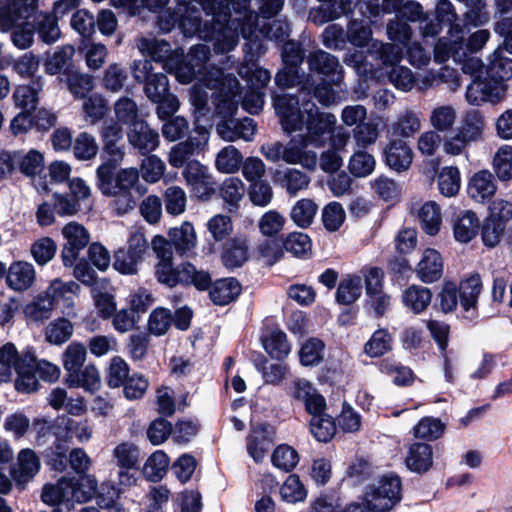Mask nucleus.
<instances>
[{
  "label": "nucleus",
  "instance_id": "f257e3e1",
  "mask_svg": "<svg viewBox=\"0 0 512 512\" xmlns=\"http://www.w3.org/2000/svg\"><path fill=\"white\" fill-rule=\"evenodd\" d=\"M308 67L311 74H307L303 88L312 94L322 105H329L333 102L335 91L334 86H340L344 79V70L339 59L324 51L315 50L307 57Z\"/></svg>",
  "mask_w": 512,
  "mask_h": 512
},
{
  "label": "nucleus",
  "instance_id": "f03ea898",
  "mask_svg": "<svg viewBox=\"0 0 512 512\" xmlns=\"http://www.w3.org/2000/svg\"><path fill=\"white\" fill-rule=\"evenodd\" d=\"M131 73L137 83L144 85L143 89L147 98L153 103L159 104L157 107L159 118L163 119L177 110V106L172 102L169 104V111H165L161 105L171 95L169 80L164 72L154 71L151 60H134L131 65Z\"/></svg>",
  "mask_w": 512,
  "mask_h": 512
},
{
  "label": "nucleus",
  "instance_id": "7ed1b4c3",
  "mask_svg": "<svg viewBox=\"0 0 512 512\" xmlns=\"http://www.w3.org/2000/svg\"><path fill=\"white\" fill-rule=\"evenodd\" d=\"M311 94L304 95L302 98L296 94H275L272 97L275 113L279 117V122L284 132L292 134L301 131L305 125L306 112L304 107L307 102H313Z\"/></svg>",
  "mask_w": 512,
  "mask_h": 512
},
{
  "label": "nucleus",
  "instance_id": "20e7f679",
  "mask_svg": "<svg viewBox=\"0 0 512 512\" xmlns=\"http://www.w3.org/2000/svg\"><path fill=\"white\" fill-rule=\"evenodd\" d=\"M366 492L381 512H389L403 498L402 479L396 472L384 473L376 483L367 486Z\"/></svg>",
  "mask_w": 512,
  "mask_h": 512
},
{
  "label": "nucleus",
  "instance_id": "39448f33",
  "mask_svg": "<svg viewBox=\"0 0 512 512\" xmlns=\"http://www.w3.org/2000/svg\"><path fill=\"white\" fill-rule=\"evenodd\" d=\"M161 284L174 288L177 285L193 287L197 291H208L213 285L211 274L206 270H198L194 264L184 261L164 274Z\"/></svg>",
  "mask_w": 512,
  "mask_h": 512
},
{
  "label": "nucleus",
  "instance_id": "423d86ee",
  "mask_svg": "<svg viewBox=\"0 0 512 512\" xmlns=\"http://www.w3.org/2000/svg\"><path fill=\"white\" fill-rule=\"evenodd\" d=\"M507 85L493 77L487 75L481 77L477 75L466 90V99L471 105L479 106L483 102L496 104L500 102L505 95Z\"/></svg>",
  "mask_w": 512,
  "mask_h": 512
},
{
  "label": "nucleus",
  "instance_id": "0eeeda50",
  "mask_svg": "<svg viewBox=\"0 0 512 512\" xmlns=\"http://www.w3.org/2000/svg\"><path fill=\"white\" fill-rule=\"evenodd\" d=\"M276 429L267 421L251 423V434L247 436V452L256 463L263 461L269 445L273 444Z\"/></svg>",
  "mask_w": 512,
  "mask_h": 512
},
{
  "label": "nucleus",
  "instance_id": "6e6552de",
  "mask_svg": "<svg viewBox=\"0 0 512 512\" xmlns=\"http://www.w3.org/2000/svg\"><path fill=\"white\" fill-rule=\"evenodd\" d=\"M27 0H0V31H11L20 20H29L37 14Z\"/></svg>",
  "mask_w": 512,
  "mask_h": 512
},
{
  "label": "nucleus",
  "instance_id": "1a4fd4ad",
  "mask_svg": "<svg viewBox=\"0 0 512 512\" xmlns=\"http://www.w3.org/2000/svg\"><path fill=\"white\" fill-rule=\"evenodd\" d=\"M183 175L191 185L194 195L200 200L207 201L215 194L216 182L207 173L206 167L199 162L196 161L194 165L189 164Z\"/></svg>",
  "mask_w": 512,
  "mask_h": 512
},
{
  "label": "nucleus",
  "instance_id": "9d476101",
  "mask_svg": "<svg viewBox=\"0 0 512 512\" xmlns=\"http://www.w3.org/2000/svg\"><path fill=\"white\" fill-rule=\"evenodd\" d=\"M382 158L389 169L402 173L410 168L413 161V151L406 141L391 139L383 149Z\"/></svg>",
  "mask_w": 512,
  "mask_h": 512
},
{
  "label": "nucleus",
  "instance_id": "9b49d317",
  "mask_svg": "<svg viewBox=\"0 0 512 512\" xmlns=\"http://www.w3.org/2000/svg\"><path fill=\"white\" fill-rule=\"evenodd\" d=\"M458 287V298L464 312L471 313L465 318L473 320L478 317L477 304L482 290V281L478 273L460 281Z\"/></svg>",
  "mask_w": 512,
  "mask_h": 512
},
{
  "label": "nucleus",
  "instance_id": "f8f14e48",
  "mask_svg": "<svg viewBox=\"0 0 512 512\" xmlns=\"http://www.w3.org/2000/svg\"><path fill=\"white\" fill-rule=\"evenodd\" d=\"M457 20V13L449 0H439L433 14L429 12L428 22L422 27V39L434 38L440 34L443 26Z\"/></svg>",
  "mask_w": 512,
  "mask_h": 512
},
{
  "label": "nucleus",
  "instance_id": "ddd939ff",
  "mask_svg": "<svg viewBox=\"0 0 512 512\" xmlns=\"http://www.w3.org/2000/svg\"><path fill=\"white\" fill-rule=\"evenodd\" d=\"M221 262L228 270L242 267L249 259V246L245 237L227 239L221 251Z\"/></svg>",
  "mask_w": 512,
  "mask_h": 512
},
{
  "label": "nucleus",
  "instance_id": "4468645a",
  "mask_svg": "<svg viewBox=\"0 0 512 512\" xmlns=\"http://www.w3.org/2000/svg\"><path fill=\"white\" fill-rule=\"evenodd\" d=\"M433 448L426 442H414L407 451L405 465L407 469L418 475H424L433 467Z\"/></svg>",
  "mask_w": 512,
  "mask_h": 512
},
{
  "label": "nucleus",
  "instance_id": "2eb2a0df",
  "mask_svg": "<svg viewBox=\"0 0 512 512\" xmlns=\"http://www.w3.org/2000/svg\"><path fill=\"white\" fill-rule=\"evenodd\" d=\"M75 54L74 46L67 44L58 49L44 61V70L48 75H63L64 77L71 74L78 66L73 61Z\"/></svg>",
  "mask_w": 512,
  "mask_h": 512
},
{
  "label": "nucleus",
  "instance_id": "dca6fc26",
  "mask_svg": "<svg viewBox=\"0 0 512 512\" xmlns=\"http://www.w3.org/2000/svg\"><path fill=\"white\" fill-rule=\"evenodd\" d=\"M208 292L214 305L226 306L238 299L242 292V285L235 277L220 278L213 281Z\"/></svg>",
  "mask_w": 512,
  "mask_h": 512
},
{
  "label": "nucleus",
  "instance_id": "f3484780",
  "mask_svg": "<svg viewBox=\"0 0 512 512\" xmlns=\"http://www.w3.org/2000/svg\"><path fill=\"white\" fill-rule=\"evenodd\" d=\"M415 271L423 283L431 284L438 281L443 275L441 254L433 248L425 249Z\"/></svg>",
  "mask_w": 512,
  "mask_h": 512
},
{
  "label": "nucleus",
  "instance_id": "a211bd4d",
  "mask_svg": "<svg viewBox=\"0 0 512 512\" xmlns=\"http://www.w3.org/2000/svg\"><path fill=\"white\" fill-rule=\"evenodd\" d=\"M113 456L121 469L119 471L121 483L128 485L134 483L135 478L129 476L124 470L138 469L139 450L137 446L130 442H122L114 448Z\"/></svg>",
  "mask_w": 512,
  "mask_h": 512
},
{
  "label": "nucleus",
  "instance_id": "6ab92c4d",
  "mask_svg": "<svg viewBox=\"0 0 512 512\" xmlns=\"http://www.w3.org/2000/svg\"><path fill=\"white\" fill-rule=\"evenodd\" d=\"M102 151L101 159H116L122 161L124 158L123 146H119L118 142L123 138V129L118 123L105 125L100 131Z\"/></svg>",
  "mask_w": 512,
  "mask_h": 512
},
{
  "label": "nucleus",
  "instance_id": "aec40b11",
  "mask_svg": "<svg viewBox=\"0 0 512 512\" xmlns=\"http://www.w3.org/2000/svg\"><path fill=\"white\" fill-rule=\"evenodd\" d=\"M260 340L264 350L272 359L282 361L291 351L286 333L277 326L264 331Z\"/></svg>",
  "mask_w": 512,
  "mask_h": 512
},
{
  "label": "nucleus",
  "instance_id": "412c9836",
  "mask_svg": "<svg viewBox=\"0 0 512 512\" xmlns=\"http://www.w3.org/2000/svg\"><path fill=\"white\" fill-rule=\"evenodd\" d=\"M496 180L489 170H480L476 172L467 185L468 195L478 201L485 202L490 200L496 192Z\"/></svg>",
  "mask_w": 512,
  "mask_h": 512
},
{
  "label": "nucleus",
  "instance_id": "4be33fe9",
  "mask_svg": "<svg viewBox=\"0 0 512 512\" xmlns=\"http://www.w3.org/2000/svg\"><path fill=\"white\" fill-rule=\"evenodd\" d=\"M304 107L306 112L305 125L309 134L320 137L334 129L336 118L333 114L319 112L314 102H307Z\"/></svg>",
  "mask_w": 512,
  "mask_h": 512
},
{
  "label": "nucleus",
  "instance_id": "5701e85b",
  "mask_svg": "<svg viewBox=\"0 0 512 512\" xmlns=\"http://www.w3.org/2000/svg\"><path fill=\"white\" fill-rule=\"evenodd\" d=\"M35 280L34 266L26 261H13L7 268L6 285L14 291H25Z\"/></svg>",
  "mask_w": 512,
  "mask_h": 512
},
{
  "label": "nucleus",
  "instance_id": "b1692460",
  "mask_svg": "<svg viewBox=\"0 0 512 512\" xmlns=\"http://www.w3.org/2000/svg\"><path fill=\"white\" fill-rule=\"evenodd\" d=\"M129 143L142 154L153 151L159 143V135L144 120L134 123L128 131Z\"/></svg>",
  "mask_w": 512,
  "mask_h": 512
},
{
  "label": "nucleus",
  "instance_id": "393cba45",
  "mask_svg": "<svg viewBox=\"0 0 512 512\" xmlns=\"http://www.w3.org/2000/svg\"><path fill=\"white\" fill-rule=\"evenodd\" d=\"M66 487L70 489L71 498L78 503L91 500L98 491L97 480L86 473L78 477H66Z\"/></svg>",
  "mask_w": 512,
  "mask_h": 512
},
{
  "label": "nucleus",
  "instance_id": "a878e982",
  "mask_svg": "<svg viewBox=\"0 0 512 512\" xmlns=\"http://www.w3.org/2000/svg\"><path fill=\"white\" fill-rule=\"evenodd\" d=\"M152 248L159 259V262L155 266V275L157 281L160 283L164 274H166L169 269H173L175 266L173 265V244L171 239H166L162 235H156L152 239Z\"/></svg>",
  "mask_w": 512,
  "mask_h": 512
},
{
  "label": "nucleus",
  "instance_id": "bb28decb",
  "mask_svg": "<svg viewBox=\"0 0 512 512\" xmlns=\"http://www.w3.org/2000/svg\"><path fill=\"white\" fill-rule=\"evenodd\" d=\"M512 217V209L509 207L507 213H497V217H488L485 219L481 228V238L483 244L487 247H495L501 239L505 229V223Z\"/></svg>",
  "mask_w": 512,
  "mask_h": 512
},
{
  "label": "nucleus",
  "instance_id": "cd10ccee",
  "mask_svg": "<svg viewBox=\"0 0 512 512\" xmlns=\"http://www.w3.org/2000/svg\"><path fill=\"white\" fill-rule=\"evenodd\" d=\"M68 449L69 445L66 438L55 439L53 444L41 453L44 464L50 470L65 471L68 465Z\"/></svg>",
  "mask_w": 512,
  "mask_h": 512
},
{
  "label": "nucleus",
  "instance_id": "c85d7f7f",
  "mask_svg": "<svg viewBox=\"0 0 512 512\" xmlns=\"http://www.w3.org/2000/svg\"><path fill=\"white\" fill-rule=\"evenodd\" d=\"M168 236L171 239L175 251L180 256L187 254V252L191 251L196 246V232L193 224L189 221H184L179 228H170Z\"/></svg>",
  "mask_w": 512,
  "mask_h": 512
},
{
  "label": "nucleus",
  "instance_id": "c756f323",
  "mask_svg": "<svg viewBox=\"0 0 512 512\" xmlns=\"http://www.w3.org/2000/svg\"><path fill=\"white\" fill-rule=\"evenodd\" d=\"M480 221L475 212L467 210L461 212L453 225V233L456 241L468 243L478 234Z\"/></svg>",
  "mask_w": 512,
  "mask_h": 512
},
{
  "label": "nucleus",
  "instance_id": "7c9ffc66",
  "mask_svg": "<svg viewBox=\"0 0 512 512\" xmlns=\"http://www.w3.org/2000/svg\"><path fill=\"white\" fill-rule=\"evenodd\" d=\"M432 297L429 288L413 284L403 291L402 302L414 314H421L430 305Z\"/></svg>",
  "mask_w": 512,
  "mask_h": 512
},
{
  "label": "nucleus",
  "instance_id": "2f4dec72",
  "mask_svg": "<svg viewBox=\"0 0 512 512\" xmlns=\"http://www.w3.org/2000/svg\"><path fill=\"white\" fill-rule=\"evenodd\" d=\"M36 359L34 348L27 346L22 353H19L15 344L7 342L0 347V364L5 368H21L26 362H33Z\"/></svg>",
  "mask_w": 512,
  "mask_h": 512
},
{
  "label": "nucleus",
  "instance_id": "473e14b6",
  "mask_svg": "<svg viewBox=\"0 0 512 512\" xmlns=\"http://www.w3.org/2000/svg\"><path fill=\"white\" fill-rule=\"evenodd\" d=\"M32 84L17 86L13 92L15 105L23 111L30 110L34 112L37 108L39 98L38 93L42 88L41 77L32 78Z\"/></svg>",
  "mask_w": 512,
  "mask_h": 512
},
{
  "label": "nucleus",
  "instance_id": "72a5a7b5",
  "mask_svg": "<svg viewBox=\"0 0 512 512\" xmlns=\"http://www.w3.org/2000/svg\"><path fill=\"white\" fill-rule=\"evenodd\" d=\"M18 472L12 470L11 474L14 480L20 483H26L32 479L40 469V459L31 449H22L18 454Z\"/></svg>",
  "mask_w": 512,
  "mask_h": 512
},
{
  "label": "nucleus",
  "instance_id": "f704fd0d",
  "mask_svg": "<svg viewBox=\"0 0 512 512\" xmlns=\"http://www.w3.org/2000/svg\"><path fill=\"white\" fill-rule=\"evenodd\" d=\"M85 359L86 349L82 344L72 343L67 347L63 359V365L67 372L64 381L76 383L77 372L81 370Z\"/></svg>",
  "mask_w": 512,
  "mask_h": 512
},
{
  "label": "nucleus",
  "instance_id": "c9c22d12",
  "mask_svg": "<svg viewBox=\"0 0 512 512\" xmlns=\"http://www.w3.org/2000/svg\"><path fill=\"white\" fill-rule=\"evenodd\" d=\"M280 240L283 241L285 251L291 253L296 258L305 259L311 255L312 240L304 232L294 231L286 236L281 235Z\"/></svg>",
  "mask_w": 512,
  "mask_h": 512
},
{
  "label": "nucleus",
  "instance_id": "e433bc0d",
  "mask_svg": "<svg viewBox=\"0 0 512 512\" xmlns=\"http://www.w3.org/2000/svg\"><path fill=\"white\" fill-rule=\"evenodd\" d=\"M170 459L163 450L153 452L144 463L142 473L149 482H160L166 475Z\"/></svg>",
  "mask_w": 512,
  "mask_h": 512
},
{
  "label": "nucleus",
  "instance_id": "4c0bfd02",
  "mask_svg": "<svg viewBox=\"0 0 512 512\" xmlns=\"http://www.w3.org/2000/svg\"><path fill=\"white\" fill-rule=\"evenodd\" d=\"M325 343L318 337L306 339L299 351V362L304 367L318 366L324 360Z\"/></svg>",
  "mask_w": 512,
  "mask_h": 512
},
{
  "label": "nucleus",
  "instance_id": "58836bf2",
  "mask_svg": "<svg viewBox=\"0 0 512 512\" xmlns=\"http://www.w3.org/2000/svg\"><path fill=\"white\" fill-rule=\"evenodd\" d=\"M342 503L343 497L339 488L326 489L311 501L307 512H341Z\"/></svg>",
  "mask_w": 512,
  "mask_h": 512
},
{
  "label": "nucleus",
  "instance_id": "ea45409f",
  "mask_svg": "<svg viewBox=\"0 0 512 512\" xmlns=\"http://www.w3.org/2000/svg\"><path fill=\"white\" fill-rule=\"evenodd\" d=\"M33 18L34 24L36 25V31L44 43L50 45L59 39L61 34L58 26L59 18L51 13H44L39 10Z\"/></svg>",
  "mask_w": 512,
  "mask_h": 512
},
{
  "label": "nucleus",
  "instance_id": "a19ab883",
  "mask_svg": "<svg viewBox=\"0 0 512 512\" xmlns=\"http://www.w3.org/2000/svg\"><path fill=\"white\" fill-rule=\"evenodd\" d=\"M200 5L206 16H212L213 23L224 29L231 21V13L228 7V0H194Z\"/></svg>",
  "mask_w": 512,
  "mask_h": 512
},
{
  "label": "nucleus",
  "instance_id": "79ce46f5",
  "mask_svg": "<svg viewBox=\"0 0 512 512\" xmlns=\"http://www.w3.org/2000/svg\"><path fill=\"white\" fill-rule=\"evenodd\" d=\"M17 378L14 387L19 393L30 394L36 392L40 383L36 377L37 358L33 362L24 363L21 368L16 369Z\"/></svg>",
  "mask_w": 512,
  "mask_h": 512
},
{
  "label": "nucleus",
  "instance_id": "37998d69",
  "mask_svg": "<svg viewBox=\"0 0 512 512\" xmlns=\"http://www.w3.org/2000/svg\"><path fill=\"white\" fill-rule=\"evenodd\" d=\"M418 219L426 234L437 235L442 223L440 206L433 201L425 202L418 212Z\"/></svg>",
  "mask_w": 512,
  "mask_h": 512
},
{
  "label": "nucleus",
  "instance_id": "c03bdc74",
  "mask_svg": "<svg viewBox=\"0 0 512 512\" xmlns=\"http://www.w3.org/2000/svg\"><path fill=\"white\" fill-rule=\"evenodd\" d=\"M31 427L36 434L35 443L38 446L44 444L51 436H54L55 439L63 438V425H60V416L54 420H50L48 417L35 418Z\"/></svg>",
  "mask_w": 512,
  "mask_h": 512
},
{
  "label": "nucleus",
  "instance_id": "a18cd8bd",
  "mask_svg": "<svg viewBox=\"0 0 512 512\" xmlns=\"http://www.w3.org/2000/svg\"><path fill=\"white\" fill-rule=\"evenodd\" d=\"M318 211V205L309 198H302L293 205L290 211V218L293 223L301 228H309Z\"/></svg>",
  "mask_w": 512,
  "mask_h": 512
},
{
  "label": "nucleus",
  "instance_id": "49530a36",
  "mask_svg": "<svg viewBox=\"0 0 512 512\" xmlns=\"http://www.w3.org/2000/svg\"><path fill=\"white\" fill-rule=\"evenodd\" d=\"M362 295V279L359 275H352L343 279L336 290V302L341 305L354 304Z\"/></svg>",
  "mask_w": 512,
  "mask_h": 512
},
{
  "label": "nucleus",
  "instance_id": "de8ad7c7",
  "mask_svg": "<svg viewBox=\"0 0 512 512\" xmlns=\"http://www.w3.org/2000/svg\"><path fill=\"white\" fill-rule=\"evenodd\" d=\"M404 0H359L356 6L368 18H377L382 14L397 13Z\"/></svg>",
  "mask_w": 512,
  "mask_h": 512
},
{
  "label": "nucleus",
  "instance_id": "09e8293b",
  "mask_svg": "<svg viewBox=\"0 0 512 512\" xmlns=\"http://www.w3.org/2000/svg\"><path fill=\"white\" fill-rule=\"evenodd\" d=\"M393 338L385 328H379L364 345V352L371 358H379L392 350Z\"/></svg>",
  "mask_w": 512,
  "mask_h": 512
},
{
  "label": "nucleus",
  "instance_id": "8fccbe9b",
  "mask_svg": "<svg viewBox=\"0 0 512 512\" xmlns=\"http://www.w3.org/2000/svg\"><path fill=\"white\" fill-rule=\"evenodd\" d=\"M70 23L71 27L82 37V43L89 44L96 27L93 14L87 9H78L73 13Z\"/></svg>",
  "mask_w": 512,
  "mask_h": 512
},
{
  "label": "nucleus",
  "instance_id": "3c124183",
  "mask_svg": "<svg viewBox=\"0 0 512 512\" xmlns=\"http://www.w3.org/2000/svg\"><path fill=\"white\" fill-rule=\"evenodd\" d=\"M486 74L492 75L503 84L512 78V59L504 56L499 46L492 54V59L486 67Z\"/></svg>",
  "mask_w": 512,
  "mask_h": 512
},
{
  "label": "nucleus",
  "instance_id": "603ef678",
  "mask_svg": "<svg viewBox=\"0 0 512 512\" xmlns=\"http://www.w3.org/2000/svg\"><path fill=\"white\" fill-rule=\"evenodd\" d=\"M458 302L457 284L453 281L446 280L443 282L441 291L435 299L433 309L441 311L444 314H449L456 310Z\"/></svg>",
  "mask_w": 512,
  "mask_h": 512
},
{
  "label": "nucleus",
  "instance_id": "864d4df0",
  "mask_svg": "<svg viewBox=\"0 0 512 512\" xmlns=\"http://www.w3.org/2000/svg\"><path fill=\"white\" fill-rule=\"evenodd\" d=\"M122 161H116V159H106L97 168L96 174L98 178V187L102 194L105 196L116 195L117 192L113 190L116 174L115 171Z\"/></svg>",
  "mask_w": 512,
  "mask_h": 512
},
{
  "label": "nucleus",
  "instance_id": "5fc2aeb1",
  "mask_svg": "<svg viewBox=\"0 0 512 512\" xmlns=\"http://www.w3.org/2000/svg\"><path fill=\"white\" fill-rule=\"evenodd\" d=\"M69 92L75 99H85L94 88V78L88 74H81L79 68L64 78Z\"/></svg>",
  "mask_w": 512,
  "mask_h": 512
},
{
  "label": "nucleus",
  "instance_id": "6e6d98bb",
  "mask_svg": "<svg viewBox=\"0 0 512 512\" xmlns=\"http://www.w3.org/2000/svg\"><path fill=\"white\" fill-rule=\"evenodd\" d=\"M139 179V173L135 168L121 169L115 178L113 190L117 193H124L127 198V205L123 209L122 213H126L129 209H132L135 205L130 189Z\"/></svg>",
  "mask_w": 512,
  "mask_h": 512
},
{
  "label": "nucleus",
  "instance_id": "4d7b16f0",
  "mask_svg": "<svg viewBox=\"0 0 512 512\" xmlns=\"http://www.w3.org/2000/svg\"><path fill=\"white\" fill-rule=\"evenodd\" d=\"M309 429L318 442L328 443L334 438L337 426L335 419L331 415L325 414L319 418H311Z\"/></svg>",
  "mask_w": 512,
  "mask_h": 512
},
{
  "label": "nucleus",
  "instance_id": "13d9d810",
  "mask_svg": "<svg viewBox=\"0 0 512 512\" xmlns=\"http://www.w3.org/2000/svg\"><path fill=\"white\" fill-rule=\"evenodd\" d=\"M461 186L460 170L456 166H446L438 174V188L442 195L453 197Z\"/></svg>",
  "mask_w": 512,
  "mask_h": 512
},
{
  "label": "nucleus",
  "instance_id": "bf43d9fd",
  "mask_svg": "<svg viewBox=\"0 0 512 512\" xmlns=\"http://www.w3.org/2000/svg\"><path fill=\"white\" fill-rule=\"evenodd\" d=\"M60 425H63V438L67 440L75 435L79 442L84 443L92 437L93 430L87 419L78 422L67 415H62L60 416Z\"/></svg>",
  "mask_w": 512,
  "mask_h": 512
},
{
  "label": "nucleus",
  "instance_id": "052dcab7",
  "mask_svg": "<svg viewBox=\"0 0 512 512\" xmlns=\"http://www.w3.org/2000/svg\"><path fill=\"white\" fill-rule=\"evenodd\" d=\"M271 462L274 467L289 473L299 463V454L292 446L280 444L274 449Z\"/></svg>",
  "mask_w": 512,
  "mask_h": 512
},
{
  "label": "nucleus",
  "instance_id": "680f3d73",
  "mask_svg": "<svg viewBox=\"0 0 512 512\" xmlns=\"http://www.w3.org/2000/svg\"><path fill=\"white\" fill-rule=\"evenodd\" d=\"M73 334V325L65 317H59L52 321L46 328L45 339L48 343L61 345L67 342Z\"/></svg>",
  "mask_w": 512,
  "mask_h": 512
},
{
  "label": "nucleus",
  "instance_id": "e2e57ef3",
  "mask_svg": "<svg viewBox=\"0 0 512 512\" xmlns=\"http://www.w3.org/2000/svg\"><path fill=\"white\" fill-rule=\"evenodd\" d=\"M76 380L77 381L74 384L69 381L64 382L69 388L81 387L91 394L97 392L101 386L99 371L92 364L87 365L83 370H79V372H77Z\"/></svg>",
  "mask_w": 512,
  "mask_h": 512
},
{
  "label": "nucleus",
  "instance_id": "0e129e2a",
  "mask_svg": "<svg viewBox=\"0 0 512 512\" xmlns=\"http://www.w3.org/2000/svg\"><path fill=\"white\" fill-rule=\"evenodd\" d=\"M243 163L241 152L234 146L230 145L223 148L216 157L215 165L220 172L234 173L238 171Z\"/></svg>",
  "mask_w": 512,
  "mask_h": 512
},
{
  "label": "nucleus",
  "instance_id": "69168bd1",
  "mask_svg": "<svg viewBox=\"0 0 512 512\" xmlns=\"http://www.w3.org/2000/svg\"><path fill=\"white\" fill-rule=\"evenodd\" d=\"M413 430L416 438L433 441L443 435L445 425L438 418L424 417L418 422Z\"/></svg>",
  "mask_w": 512,
  "mask_h": 512
},
{
  "label": "nucleus",
  "instance_id": "338daca9",
  "mask_svg": "<svg viewBox=\"0 0 512 512\" xmlns=\"http://www.w3.org/2000/svg\"><path fill=\"white\" fill-rule=\"evenodd\" d=\"M483 125L484 121L481 112L472 110L466 114L463 125L458 133L464 141H476L482 135Z\"/></svg>",
  "mask_w": 512,
  "mask_h": 512
},
{
  "label": "nucleus",
  "instance_id": "774afa93",
  "mask_svg": "<svg viewBox=\"0 0 512 512\" xmlns=\"http://www.w3.org/2000/svg\"><path fill=\"white\" fill-rule=\"evenodd\" d=\"M98 151V144L91 134L87 132L78 134L73 145V153L77 160H91L97 155Z\"/></svg>",
  "mask_w": 512,
  "mask_h": 512
}]
</instances>
